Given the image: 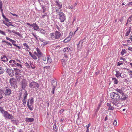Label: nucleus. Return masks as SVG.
<instances>
[{
    "label": "nucleus",
    "instance_id": "f257e3e1",
    "mask_svg": "<svg viewBox=\"0 0 132 132\" xmlns=\"http://www.w3.org/2000/svg\"><path fill=\"white\" fill-rule=\"evenodd\" d=\"M111 98L114 101H118L120 100H125L127 98L126 96L122 97H120L119 95L117 93L115 92L111 93L110 94Z\"/></svg>",
    "mask_w": 132,
    "mask_h": 132
},
{
    "label": "nucleus",
    "instance_id": "f03ea898",
    "mask_svg": "<svg viewBox=\"0 0 132 132\" xmlns=\"http://www.w3.org/2000/svg\"><path fill=\"white\" fill-rule=\"evenodd\" d=\"M61 35V34L57 31H55L54 33H51L50 34L51 38L53 40L59 39Z\"/></svg>",
    "mask_w": 132,
    "mask_h": 132
},
{
    "label": "nucleus",
    "instance_id": "7ed1b4c3",
    "mask_svg": "<svg viewBox=\"0 0 132 132\" xmlns=\"http://www.w3.org/2000/svg\"><path fill=\"white\" fill-rule=\"evenodd\" d=\"M34 102V99L32 97L30 99H28L27 101V105L28 109L30 110H33L32 105Z\"/></svg>",
    "mask_w": 132,
    "mask_h": 132
},
{
    "label": "nucleus",
    "instance_id": "20e7f679",
    "mask_svg": "<svg viewBox=\"0 0 132 132\" xmlns=\"http://www.w3.org/2000/svg\"><path fill=\"white\" fill-rule=\"evenodd\" d=\"M39 86L38 83L33 81L30 82L29 84V87L30 88L32 89H37Z\"/></svg>",
    "mask_w": 132,
    "mask_h": 132
},
{
    "label": "nucleus",
    "instance_id": "39448f33",
    "mask_svg": "<svg viewBox=\"0 0 132 132\" xmlns=\"http://www.w3.org/2000/svg\"><path fill=\"white\" fill-rule=\"evenodd\" d=\"M28 94L27 91L25 90L24 94L23 95V98L22 100V104L24 106H26V100Z\"/></svg>",
    "mask_w": 132,
    "mask_h": 132
},
{
    "label": "nucleus",
    "instance_id": "423d86ee",
    "mask_svg": "<svg viewBox=\"0 0 132 132\" xmlns=\"http://www.w3.org/2000/svg\"><path fill=\"white\" fill-rule=\"evenodd\" d=\"M63 51L65 53L64 55V56L63 58H67L68 57L67 55L71 53V50L70 48L69 47H67L64 48Z\"/></svg>",
    "mask_w": 132,
    "mask_h": 132
},
{
    "label": "nucleus",
    "instance_id": "0eeeda50",
    "mask_svg": "<svg viewBox=\"0 0 132 132\" xmlns=\"http://www.w3.org/2000/svg\"><path fill=\"white\" fill-rule=\"evenodd\" d=\"M2 114L5 119H10L12 117L13 115L6 111H5Z\"/></svg>",
    "mask_w": 132,
    "mask_h": 132
},
{
    "label": "nucleus",
    "instance_id": "6e6552de",
    "mask_svg": "<svg viewBox=\"0 0 132 132\" xmlns=\"http://www.w3.org/2000/svg\"><path fill=\"white\" fill-rule=\"evenodd\" d=\"M59 15L60 21L61 22H64L65 20V16L64 14L60 11L59 13Z\"/></svg>",
    "mask_w": 132,
    "mask_h": 132
},
{
    "label": "nucleus",
    "instance_id": "1a4fd4ad",
    "mask_svg": "<svg viewBox=\"0 0 132 132\" xmlns=\"http://www.w3.org/2000/svg\"><path fill=\"white\" fill-rule=\"evenodd\" d=\"M2 45L4 47L11 48L12 47V44L5 40H2Z\"/></svg>",
    "mask_w": 132,
    "mask_h": 132
},
{
    "label": "nucleus",
    "instance_id": "9d476101",
    "mask_svg": "<svg viewBox=\"0 0 132 132\" xmlns=\"http://www.w3.org/2000/svg\"><path fill=\"white\" fill-rule=\"evenodd\" d=\"M10 82L11 86L13 87H15L16 85V79L13 78L10 79Z\"/></svg>",
    "mask_w": 132,
    "mask_h": 132
},
{
    "label": "nucleus",
    "instance_id": "9b49d317",
    "mask_svg": "<svg viewBox=\"0 0 132 132\" xmlns=\"http://www.w3.org/2000/svg\"><path fill=\"white\" fill-rule=\"evenodd\" d=\"M6 72L9 74V76L11 77H13L14 75V71L10 69H7L6 70Z\"/></svg>",
    "mask_w": 132,
    "mask_h": 132
},
{
    "label": "nucleus",
    "instance_id": "f8f14e48",
    "mask_svg": "<svg viewBox=\"0 0 132 132\" xmlns=\"http://www.w3.org/2000/svg\"><path fill=\"white\" fill-rule=\"evenodd\" d=\"M22 88L24 89L27 86V83L25 79H23L21 81Z\"/></svg>",
    "mask_w": 132,
    "mask_h": 132
},
{
    "label": "nucleus",
    "instance_id": "ddd939ff",
    "mask_svg": "<svg viewBox=\"0 0 132 132\" xmlns=\"http://www.w3.org/2000/svg\"><path fill=\"white\" fill-rule=\"evenodd\" d=\"M5 95H9L11 93V89L8 87H6L5 89Z\"/></svg>",
    "mask_w": 132,
    "mask_h": 132
},
{
    "label": "nucleus",
    "instance_id": "4468645a",
    "mask_svg": "<svg viewBox=\"0 0 132 132\" xmlns=\"http://www.w3.org/2000/svg\"><path fill=\"white\" fill-rule=\"evenodd\" d=\"M36 51L38 54V58L42 57V56L43 54L40 50L37 47L36 48Z\"/></svg>",
    "mask_w": 132,
    "mask_h": 132
},
{
    "label": "nucleus",
    "instance_id": "2eb2a0df",
    "mask_svg": "<svg viewBox=\"0 0 132 132\" xmlns=\"http://www.w3.org/2000/svg\"><path fill=\"white\" fill-rule=\"evenodd\" d=\"M30 26L33 27L34 29L35 30H37L39 28V27L36 23H33L32 24H31Z\"/></svg>",
    "mask_w": 132,
    "mask_h": 132
},
{
    "label": "nucleus",
    "instance_id": "dca6fc26",
    "mask_svg": "<svg viewBox=\"0 0 132 132\" xmlns=\"http://www.w3.org/2000/svg\"><path fill=\"white\" fill-rule=\"evenodd\" d=\"M116 90L118 92L120 93L121 94V95L122 96V97L124 96H125L124 95V94L123 93V91H122L121 90L117 88L116 89Z\"/></svg>",
    "mask_w": 132,
    "mask_h": 132
},
{
    "label": "nucleus",
    "instance_id": "f3484780",
    "mask_svg": "<svg viewBox=\"0 0 132 132\" xmlns=\"http://www.w3.org/2000/svg\"><path fill=\"white\" fill-rule=\"evenodd\" d=\"M1 61L5 62L7 61L8 60V59L6 56L3 55L1 57Z\"/></svg>",
    "mask_w": 132,
    "mask_h": 132
},
{
    "label": "nucleus",
    "instance_id": "a211bd4d",
    "mask_svg": "<svg viewBox=\"0 0 132 132\" xmlns=\"http://www.w3.org/2000/svg\"><path fill=\"white\" fill-rule=\"evenodd\" d=\"M83 42L81 41H80L79 43V44H77V48L78 50H80L82 46V44Z\"/></svg>",
    "mask_w": 132,
    "mask_h": 132
},
{
    "label": "nucleus",
    "instance_id": "6ab92c4d",
    "mask_svg": "<svg viewBox=\"0 0 132 132\" xmlns=\"http://www.w3.org/2000/svg\"><path fill=\"white\" fill-rule=\"evenodd\" d=\"M16 62L14 60H11L9 61V63L13 67H14Z\"/></svg>",
    "mask_w": 132,
    "mask_h": 132
},
{
    "label": "nucleus",
    "instance_id": "aec40b11",
    "mask_svg": "<svg viewBox=\"0 0 132 132\" xmlns=\"http://www.w3.org/2000/svg\"><path fill=\"white\" fill-rule=\"evenodd\" d=\"M29 55L34 60H36L37 59V57L34 54H32L30 52H29Z\"/></svg>",
    "mask_w": 132,
    "mask_h": 132
},
{
    "label": "nucleus",
    "instance_id": "412c9836",
    "mask_svg": "<svg viewBox=\"0 0 132 132\" xmlns=\"http://www.w3.org/2000/svg\"><path fill=\"white\" fill-rule=\"evenodd\" d=\"M26 121L28 122H32L34 120V119L33 118H26Z\"/></svg>",
    "mask_w": 132,
    "mask_h": 132
},
{
    "label": "nucleus",
    "instance_id": "4be33fe9",
    "mask_svg": "<svg viewBox=\"0 0 132 132\" xmlns=\"http://www.w3.org/2000/svg\"><path fill=\"white\" fill-rule=\"evenodd\" d=\"M131 27H129V29H127L126 30V32L125 34V36H128L129 35L131 31Z\"/></svg>",
    "mask_w": 132,
    "mask_h": 132
},
{
    "label": "nucleus",
    "instance_id": "5701e85b",
    "mask_svg": "<svg viewBox=\"0 0 132 132\" xmlns=\"http://www.w3.org/2000/svg\"><path fill=\"white\" fill-rule=\"evenodd\" d=\"M57 82L56 81L53 80L52 81V86L53 87V88H55V87L56 86Z\"/></svg>",
    "mask_w": 132,
    "mask_h": 132
},
{
    "label": "nucleus",
    "instance_id": "b1692460",
    "mask_svg": "<svg viewBox=\"0 0 132 132\" xmlns=\"http://www.w3.org/2000/svg\"><path fill=\"white\" fill-rule=\"evenodd\" d=\"M39 31L40 33L43 34H44L46 33V31L43 28L39 29Z\"/></svg>",
    "mask_w": 132,
    "mask_h": 132
},
{
    "label": "nucleus",
    "instance_id": "393cba45",
    "mask_svg": "<svg viewBox=\"0 0 132 132\" xmlns=\"http://www.w3.org/2000/svg\"><path fill=\"white\" fill-rule=\"evenodd\" d=\"M116 76L117 77L119 78V77L121 76V73L119 72V71L117 70H116Z\"/></svg>",
    "mask_w": 132,
    "mask_h": 132
},
{
    "label": "nucleus",
    "instance_id": "a878e982",
    "mask_svg": "<svg viewBox=\"0 0 132 132\" xmlns=\"http://www.w3.org/2000/svg\"><path fill=\"white\" fill-rule=\"evenodd\" d=\"M112 80L114 84H118V80L116 78H113Z\"/></svg>",
    "mask_w": 132,
    "mask_h": 132
},
{
    "label": "nucleus",
    "instance_id": "bb28decb",
    "mask_svg": "<svg viewBox=\"0 0 132 132\" xmlns=\"http://www.w3.org/2000/svg\"><path fill=\"white\" fill-rule=\"evenodd\" d=\"M16 77L18 79H20L21 78V75L20 74L16 72L15 73Z\"/></svg>",
    "mask_w": 132,
    "mask_h": 132
},
{
    "label": "nucleus",
    "instance_id": "cd10ccee",
    "mask_svg": "<svg viewBox=\"0 0 132 132\" xmlns=\"http://www.w3.org/2000/svg\"><path fill=\"white\" fill-rule=\"evenodd\" d=\"M11 119V121L12 122L15 123L16 122V119L15 118H14V117L12 116V117L11 118H10Z\"/></svg>",
    "mask_w": 132,
    "mask_h": 132
},
{
    "label": "nucleus",
    "instance_id": "c85d7f7f",
    "mask_svg": "<svg viewBox=\"0 0 132 132\" xmlns=\"http://www.w3.org/2000/svg\"><path fill=\"white\" fill-rule=\"evenodd\" d=\"M56 4L58 6L59 8V9H61L62 7V4L60 5L59 3V2H58L57 0L56 2Z\"/></svg>",
    "mask_w": 132,
    "mask_h": 132
},
{
    "label": "nucleus",
    "instance_id": "c756f323",
    "mask_svg": "<svg viewBox=\"0 0 132 132\" xmlns=\"http://www.w3.org/2000/svg\"><path fill=\"white\" fill-rule=\"evenodd\" d=\"M52 62V59L50 57H48L47 61L46 62V63H49Z\"/></svg>",
    "mask_w": 132,
    "mask_h": 132
},
{
    "label": "nucleus",
    "instance_id": "7c9ffc66",
    "mask_svg": "<svg viewBox=\"0 0 132 132\" xmlns=\"http://www.w3.org/2000/svg\"><path fill=\"white\" fill-rule=\"evenodd\" d=\"M4 72V70L2 67H0V74H3Z\"/></svg>",
    "mask_w": 132,
    "mask_h": 132
},
{
    "label": "nucleus",
    "instance_id": "2f4dec72",
    "mask_svg": "<svg viewBox=\"0 0 132 132\" xmlns=\"http://www.w3.org/2000/svg\"><path fill=\"white\" fill-rule=\"evenodd\" d=\"M70 39L71 38L70 37H67L64 40L63 42L64 43H67L69 42L70 40Z\"/></svg>",
    "mask_w": 132,
    "mask_h": 132
},
{
    "label": "nucleus",
    "instance_id": "473e14b6",
    "mask_svg": "<svg viewBox=\"0 0 132 132\" xmlns=\"http://www.w3.org/2000/svg\"><path fill=\"white\" fill-rule=\"evenodd\" d=\"M19 67L20 68H22V65L20 64H19L18 63H16V62L15 63V64L14 66V67Z\"/></svg>",
    "mask_w": 132,
    "mask_h": 132
},
{
    "label": "nucleus",
    "instance_id": "72a5a7b5",
    "mask_svg": "<svg viewBox=\"0 0 132 132\" xmlns=\"http://www.w3.org/2000/svg\"><path fill=\"white\" fill-rule=\"evenodd\" d=\"M2 3L1 1H0V11L3 12V10L2 9Z\"/></svg>",
    "mask_w": 132,
    "mask_h": 132
},
{
    "label": "nucleus",
    "instance_id": "f704fd0d",
    "mask_svg": "<svg viewBox=\"0 0 132 132\" xmlns=\"http://www.w3.org/2000/svg\"><path fill=\"white\" fill-rule=\"evenodd\" d=\"M30 64L32 68V69H34L36 67L35 64H33L32 63H30Z\"/></svg>",
    "mask_w": 132,
    "mask_h": 132
},
{
    "label": "nucleus",
    "instance_id": "c9c22d12",
    "mask_svg": "<svg viewBox=\"0 0 132 132\" xmlns=\"http://www.w3.org/2000/svg\"><path fill=\"white\" fill-rule=\"evenodd\" d=\"M132 16H130L128 18L127 20V23H128L129 22H131V21Z\"/></svg>",
    "mask_w": 132,
    "mask_h": 132
},
{
    "label": "nucleus",
    "instance_id": "e433bc0d",
    "mask_svg": "<svg viewBox=\"0 0 132 132\" xmlns=\"http://www.w3.org/2000/svg\"><path fill=\"white\" fill-rule=\"evenodd\" d=\"M14 34L17 35H18V36H19L20 37H21L22 36V35H21V34L19 33V32H17L15 31Z\"/></svg>",
    "mask_w": 132,
    "mask_h": 132
},
{
    "label": "nucleus",
    "instance_id": "4c0bfd02",
    "mask_svg": "<svg viewBox=\"0 0 132 132\" xmlns=\"http://www.w3.org/2000/svg\"><path fill=\"white\" fill-rule=\"evenodd\" d=\"M14 34L17 35H18V36H19L20 37H21L22 36V35H21V34L19 33V32H17L15 31Z\"/></svg>",
    "mask_w": 132,
    "mask_h": 132
},
{
    "label": "nucleus",
    "instance_id": "58836bf2",
    "mask_svg": "<svg viewBox=\"0 0 132 132\" xmlns=\"http://www.w3.org/2000/svg\"><path fill=\"white\" fill-rule=\"evenodd\" d=\"M126 53V52L125 50H122L121 52V54L122 55H124V54Z\"/></svg>",
    "mask_w": 132,
    "mask_h": 132
},
{
    "label": "nucleus",
    "instance_id": "ea45409f",
    "mask_svg": "<svg viewBox=\"0 0 132 132\" xmlns=\"http://www.w3.org/2000/svg\"><path fill=\"white\" fill-rule=\"evenodd\" d=\"M23 45L25 47H26V49H28L29 48V47L27 45V44L26 43H24L23 44Z\"/></svg>",
    "mask_w": 132,
    "mask_h": 132
},
{
    "label": "nucleus",
    "instance_id": "a19ab883",
    "mask_svg": "<svg viewBox=\"0 0 132 132\" xmlns=\"http://www.w3.org/2000/svg\"><path fill=\"white\" fill-rule=\"evenodd\" d=\"M3 23L8 27H9L10 26V24H9L7 23V22H5L4 21H3Z\"/></svg>",
    "mask_w": 132,
    "mask_h": 132
},
{
    "label": "nucleus",
    "instance_id": "79ce46f5",
    "mask_svg": "<svg viewBox=\"0 0 132 132\" xmlns=\"http://www.w3.org/2000/svg\"><path fill=\"white\" fill-rule=\"evenodd\" d=\"M50 67L49 66L44 67V70H45L46 69V70H47L50 69Z\"/></svg>",
    "mask_w": 132,
    "mask_h": 132
},
{
    "label": "nucleus",
    "instance_id": "37998d69",
    "mask_svg": "<svg viewBox=\"0 0 132 132\" xmlns=\"http://www.w3.org/2000/svg\"><path fill=\"white\" fill-rule=\"evenodd\" d=\"M7 31L8 32H9L10 33H11V32H13V33H14L15 31L14 30H8Z\"/></svg>",
    "mask_w": 132,
    "mask_h": 132
},
{
    "label": "nucleus",
    "instance_id": "c03bdc74",
    "mask_svg": "<svg viewBox=\"0 0 132 132\" xmlns=\"http://www.w3.org/2000/svg\"><path fill=\"white\" fill-rule=\"evenodd\" d=\"M113 125L114 126H116L117 125V122L116 120H115L113 122Z\"/></svg>",
    "mask_w": 132,
    "mask_h": 132
},
{
    "label": "nucleus",
    "instance_id": "a18cd8bd",
    "mask_svg": "<svg viewBox=\"0 0 132 132\" xmlns=\"http://www.w3.org/2000/svg\"><path fill=\"white\" fill-rule=\"evenodd\" d=\"M11 42L12 43V44L14 46H15V45H16L15 44L16 43V42L15 41L12 40Z\"/></svg>",
    "mask_w": 132,
    "mask_h": 132
},
{
    "label": "nucleus",
    "instance_id": "49530a36",
    "mask_svg": "<svg viewBox=\"0 0 132 132\" xmlns=\"http://www.w3.org/2000/svg\"><path fill=\"white\" fill-rule=\"evenodd\" d=\"M114 108L111 106L109 107L108 109L109 110H113L114 109Z\"/></svg>",
    "mask_w": 132,
    "mask_h": 132
},
{
    "label": "nucleus",
    "instance_id": "de8ad7c7",
    "mask_svg": "<svg viewBox=\"0 0 132 132\" xmlns=\"http://www.w3.org/2000/svg\"><path fill=\"white\" fill-rule=\"evenodd\" d=\"M0 111L1 113H2L5 110L3 109L0 106Z\"/></svg>",
    "mask_w": 132,
    "mask_h": 132
},
{
    "label": "nucleus",
    "instance_id": "09e8293b",
    "mask_svg": "<svg viewBox=\"0 0 132 132\" xmlns=\"http://www.w3.org/2000/svg\"><path fill=\"white\" fill-rule=\"evenodd\" d=\"M0 33L4 35H5V32L3 31L0 30Z\"/></svg>",
    "mask_w": 132,
    "mask_h": 132
},
{
    "label": "nucleus",
    "instance_id": "8fccbe9b",
    "mask_svg": "<svg viewBox=\"0 0 132 132\" xmlns=\"http://www.w3.org/2000/svg\"><path fill=\"white\" fill-rule=\"evenodd\" d=\"M47 59V58L45 56H43V60L45 62V63H46V60Z\"/></svg>",
    "mask_w": 132,
    "mask_h": 132
},
{
    "label": "nucleus",
    "instance_id": "3c124183",
    "mask_svg": "<svg viewBox=\"0 0 132 132\" xmlns=\"http://www.w3.org/2000/svg\"><path fill=\"white\" fill-rule=\"evenodd\" d=\"M25 64L26 65V66L27 68H29L30 67V65H29L28 64V63L27 62H26Z\"/></svg>",
    "mask_w": 132,
    "mask_h": 132
},
{
    "label": "nucleus",
    "instance_id": "603ef678",
    "mask_svg": "<svg viewBox=\"0 0 132 132\" xmlns=\"http://www.w3.org/2000/svg\"><path fill=\"white\" fill-rule=\"evenodd\" d=\"M22 93L21 92L20 93L19 95V100L20 99V98H21V96H22Z\"/></svg>",
    "mask_w": 132,
    "mask_h": 132
},
{
    "label": "nucleus",
    "instance_id": "864d4df0",
    "mask_svg": "<svg viewBox=\"0 0 132 132\" xmlns=\"http://www.w3.org/2000/svg\"><path fill=\"white\" fill-rule=\"evenodd\" d=\"M68 8L69 9H73L74 8V6L72 5H71V6H69Z\"/></svg>",
    "mask_w": 132,
    "mask_h": 132
},
{
    "label": "nucleus",
    "instance_id": "5fc2aeb1",
    "mask_svg": "<svg viewBox=\"0 0 132 132\" xmlns=\"http://www.w3.org/2000/svg\"><path fill=\"white\" fill-rule=\"evenodd\" d=\"M10 13L11 14H12L14 16H16V17H17V18L19 17V16L17 15H16L15 14H13L11 12H10Z\"/></svg>",
    "mask_w": 132,
    "mask_h": 132
},
{
    "label": "nucleus",
    "instance_id": "6e6d98bb",
    "mask_svg": "<svg viewBox=\"0 0 132 132\" xmlns=\"http://www.w3.org/2000/svg\"><path fill=\"white\" fill-rule=\"evenodd\" d=\"M32 35H33V36L35 37V38L37 40H38V38H37V36L35 35V34H34L33 33H32Z\"/></svg>",
    "mask_w": 132,
    "mask_h": 132
},
{
    "label": "nucleus",
    "instance_id": "4d7b16f0",
    "mask_svg": "<svg viewBox=\"0 0 132 132\" xmlns=\"http://www.w3.org/2000/svg\"><path fill=\"white\" fill-rule=\"evenodd\" d=\"M6 39L8 40H9L11 42L12 40V39H10V38L8 37H6Z\"/></svg>",
    "mask_w": 132,
    "mask_h": 132
},
{
    "label": "nucleus",
    "instance_id": "13d9d810",
    "mask_svg": "<svg viewBox=\"0 0 132 132\" xmlns=\"http://www.w3.org/2000/svg\"><path fill=\"white\" fill-rule=\"evenodd\" d=\"M65 61V60H63V59L62 60V62H63V63H62V64H63V67H65V64H64V63H65V62H64Z\"/></svg>",
    "mask_w": 132,
    "mask_h": 132
},
{
    "label": "nucleus",
    "instance_id": "bf43d9fd",
    "mask_svg": "<svg viewBox=\"0 0 132 132\" xmlns=\"http://www.w3.org/2000/svg\"><path fill=\"white\" fill-rule=\"evenodd\" d=\"M73 34V32L71 31L70 32L69 34V36H71L72 37Z\"/></svg>",
    "mask_w": 132,
    "mask_h": 132
},
{
    "label": "nucleus",
    "instance_id": "052dcab7",
    "mask_svg": "<svg viewBox=\"0 0 132 132\" xmlns=\"http://www.w3.org/2000/svg\"><path fill=\"white\" fill-rule=\"evenodd\" d=\"M64 110H63V109H62V110H61L60 111V113L61 114L63 112Z\"/></svg>",
    "mask_w": 132,
    "mask_h": 132
},
{
    "label": "nucleus",
    "instance_id": "680f3d73",
    "mask_svg": "<svg viewBox=\"0 0 132 132\" xmlns=\"http://www.w3.org/2000/svg\"><path fill=\"white\" fill-rule=\"evenodd\" d=\"M55 88H52V94H54V90H55Z\"/></svg>",
    "mask_w": 132,
    "mask_h": 132
},
{
    "label": "nucleus",
    "instance_id": "e2e57ef3",
    "mask_svg": "<svg viewBox=\"0 0 132 132\" xmlns=\"http://www.w3.org/2000/svg\"><path fill=\"white\" fill-rule=\"evenodd\" d=\"M15 46L16 47H17L18 49H20L21 48V47H20L19 46H18V45H15Z\"/></svg>",
    "mask_w": 132,
    "mask_h": 132
},
{
    "label": "nucleus",
    "instance_id": "0e129e2a",
    "mask_svg": "<svg viewBox=\"0 0 132 132\" xmlns=\"http://www.w3.org/2000/svg\"><path fill=\"white\" fill-rule=\"evenodd\" d=\"M128 50L132 52V48L130 47H129L128 48Z\"/></svg>",
    "mask_w": 132,
    "mask_h": 132
},
{
    "label": "nucleus",
    "instance_id": "69168bd1",
    "mask_svg": "<svg viewBox=\"0 0 132 132\" xmlns=\"http://www.w3.org/2000/svg\"><path fill=\"white\" fill-rule=\"evenodd\" d=\"M90 125H91V123H89L88 124V126H87V125L86 126V127H87L88 128H89V127L90 126Z\"/></svg>",
    "mask_w": 132,
    "mask_h": 132
},
{
    "label": "nucleus",
    "instance_id": "338daca9",
    "mask_svg": "<svg viewBox=\"0 0 132 132\" xmlns=\"http://www.w3.org/2000/svg\"><path fill=\"white\" fill-rule=\"evenodd\" d=\"M46 104L48 106H49V104L48 102L47 101L46 102Z\"/></svg>",
    "mask_w": 132,
    "mask_h": 132
},
{
    "label": "nucleus",
    "instance_id": "774afa93",
    "mask_svg": "<svg viewBox=\"0 0 132 132\" xmlns=\"http://www.w3.org/2000/svg\"><path fill=\"white\" fill-rule=\"evenodd\" d=\"M122 64V63H120V62H118V66H120V65H121Z\"/></svg>",
    "mask_w": 132,
    "mask_h": 132
}]
</instances>
